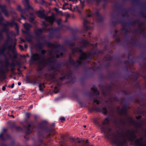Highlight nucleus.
Here are the masks:
<instances>
[{
	"label": "nucleus",
	"mask_w": 146,
	"mask_h": 146,
	"mask_svg": "<svg viewBox=\"0 0 146 146\" xmlns=\"http://www.w3.org/2000/svg\"><path fill=\"white\" fill-rule=\"evenodd\" d=\"M44 11H39L37 12V13L39 14L38 16L41 19H43L47 21V15H46L44 13Z\"/></svg>",
	"instance_id": "obj_24"
},
{
	"label": "nucleus",
	"mask_w": 146,
	"mask_h": 146,
	"mask_svg": "<svg viewBox=\"0 0 146 146\" xmlns=\"http://www.w3.org/2000/svg\"><path fill=\"white\" fill-rule=\"evenodd\" d=\"M60 27H57L55 28H51L50 29L51 30H53V31H54L55 32L59 31L60 30Z\"/></svg>",
	"instance_id": "obj_53"
},
{
	"label": "nucleus",
	"mask_w": 146,
	"mask_h": 146,
	"mask_svg": "<svg viewBox=\"0 0 146 146\" xmlns=\"http://www.w3.org/2000/svg\"><path fill=\"white\" fill-rule=\"evenodd\" d=\"M0 139L3 141H5V138L3 136V133H2L0 134Z\"/></svg>",
	"instance_id": "obj_64"
},
{
	"label": "nucleus",
	"mask_w": 146,
	"mask_h": 146,
	"mask_svg": "<svg viewBox=\"0 0 146 146\" xmlns=\"http://www.w3.org/2000/svg\"><path fill=\"white\" fill-rule=\"evenodd\" d=\"M27 81L29 83L35 85L36 84H39L40 83L38 82V80L36 77H35L33 80H31L29 78V76H27L26 77Z\"/></svg>",
	"instance_id": "obj_18"
},
{
	"label": "nucleus",
	"mask_w": 146,
	"mask_h": 146,
	"mask_svg": "<svg viewBox=\"0 0 146 146\" xmlns=\"http://www.w3.org/2000/svg\"><path fill=\"white\" fill-rule=\"evenodd\" d=\"M75 63V62L72 59V57L71 56L69 57V59L67 62L68 65L73 66Z\"/></svg>",
	"instance_id": "obj_32"
},
{
	"label": "nucleus",
	"mask_w": 146,
	"mask_h": 146,
	"mask_svg": "<svg viewBox=\"0 0 146 146\" xmlns=\"http://www.w3.org/2000/svg\"><path fill=\"white\" fill-rule=\"evenodd\" d=\"M47 22L49 23L51 25H53L54 21L56 19L55 14L52 13L50 16H47Z\"/></svg>",
	"instance_id": "obj_16"
},
{
	"label": "nucleus",
	"mask_w": 146,
	"mask_h": 146,
	"mask_svg": "<svg viewBox=\"0 0 146 146\" xmlns=\"http://www.w3.org/2000/svg\"><path fill=\"white\" fill-rule=\"evenodd\" d=\"M16 44V43L15 42L13 46H12V45H7V42H5L3 45L2 47L0 49V55H5L4 52L7 48L9 50H15V49Z\"/></svg>",
	"instance_id": "obj_5"
},
{
	"label": "nucleus",
	"mask_w": 146,
	"mask_h": 146,
	"mask_svg": "<svg viewBox=\"0 0 146 146\" xmlns=\"http://www.w3.org/2000/svg\"><path fill=\"white\" fill-rule=\"evenodd\" d=\"M94 121L100 127V129L101 130L102 132L104 133L106 138L109 139L112 138V136H113V134L112 133L110 134L106 133L107 132L111 133L112 131V129L109 125L110 119L109 117L106 118L104 121L102 122V124H100L96 119H94Z\"/></svg>",
	"instance_id": "obj_3"
},
{
	"label": "nucleus",
	"mask_w": 146,
	"mask_h": 146,
	"mask_svg": "<svg viewBox=\"0 0 146 146\" xmlns=\"http://www.w3.org/2000/svg\"><path fill=\"white\" fill-rule=\"evenodd\" d=\"M89 23L88 21H87L85 19H84L83 20L84 27L83 28V32H85L90 29V27H89L88 25L89 24Z\"/></svg>",
	"instance_id": "obj_20"
},
{
	"label": "nucleus",
	"mask_w": 146,
	"mask_h": 146,
	"mask_svg": "<svg viewBox=\"0 0 146 146\" xmlns=\"http://www.w3.org/2000/svg\"><path fill=\"white\" fill-rule=\"evenodd\" d=\"M17 10L21 13V17L23 19L26 20V17L24 15V14H25V9H22L20 5H18Z\"/></svg>",
	"instance_id": "obj_23"
},
{
	"label": "nucleus",
	"mask_w": 146,
	"mask_h": 146,
	"mask_svg": "<svg viewBox=\"0 0 146 146\" xmlns=\"http://www.w3.org/2000/svg\"><path fill=\"white\" fill-rule=\"evenodd\" d=\"M137 24H139V26L140 27L138 29V31L140 33H141L142 32H143V31L142 29V27L143 25V23L142 22L140 21L139 20V22H138V23Z\"/></svg>",
	"instance_id": "obj_42"
},
{
	"label": "nucleus",
	"mask_w": 146,
	"mask_h": 146,
	"mask_svg": "<svg viewBox=\"0 0 146 146\" xmlns=\"http://www.w3.org/2000/svg\"><path fill=\"white\" fill-rule=\"evenodd\" d=\"M109 99L110 100L111 102L113 101H118L117 98L115 96H111L110 98H109Z\"/></svg>",
	"instance_id": "obj_43"
},
{
	"label": "nucleus",
	"mask_w": 146,
	"mask_h": 146,
	"mask_svg": "<svg viewBox=\"0 0 146 146\" xmlns=\"http://www.w3.org/2000/svg\"><path fill=\"white\" fill-rule=\"evenodd\" d=\"M108 77L110 79L113 80L114 78V73L109 74L108 75Z\"/></svg>",
	"instance_id": "obj_49"
},
{
	"label": "nucleus",
	"mask_w": 146,
	"mask_h": 146,
	"mask_svg": "<svg viewBox=\"0 0 146 146\" xmlns=\"http://www.w3.org/2000/svg\"><path fill=\"white\" fill-rule=\"evenodd\" d=\"M115 143L118 144V145H120L122 143L120 141H119L117 138H116V139L115 140Z\"/></svg>",
	"instance_id": "obj_54"
},
{
	"label": "nucleus",
	"mask_w": 146,
	"mask_h": 146,
	"mask_svg": "<svg viewBox=\"0 0 146 146\" xmlns=\"http://www.w3.org/2000/svg\"><path fill=\"white\" fill-rule=\"evenodd\" d=\"M8 27H13L14 25H15V29L16 30L17 32L19 33V27L18 26V24L17 23H15L14 22V21L13 20L11 22H10L9 23H8Z\"/></svg>",
	"instance_id": "obj_25"
},
{
	"label": "nucleus",
	"mask_w": 146,
	"mask_h": 146,
	"mask_svg": "<svg viewBox=\"0 0 146 146\" xmlns=\"http://www.w3.org/2000/svg\"><path fill=\"white\" fill-rule=\"evenodd\" d=\"M5 32V31H3L2 30V29L0 31V40H2L3 38V32Z\"/></svg>",
	"instance_id": "obj_55"
},
{
	"label": "nucleus",
	"mask_w": 146,
	"mask_h": 146,
	"mask_svg": "<svg viewBox=\"0 0 146 146\" xmlns=\"http://www.w3.org/2000/svg\"><path fill=\"white\" fill-rule=\"evenodd\" d=\"M115 9L116 11L122 10L123 9V6L121 5L116 4L115 6Z\"/></svg>",
	"instance_id": "obj_39"
},
{
	"label": "nucleus",
	"mask_w": 146,
	"mask_h": 146,
	"mask_svg": "<svg viewBox=\"0 0 146 146\" xmlns=\"http://www.w3.org/2000/svg\"><path fill=\"white\" fill-rule=\"evenodd\" d=\"M16 130L17 131H22L23 130L22 128L19 126H16L15 128Z\"/></svg>",
	"instance_id": "obj_57"
},
{
	"label": "nucleus",
	"mask_w": 146,
	"mask_h": 146,
	"mask_svg": "<svg viewBox=\"0 0 146 146\" xmlns=\"http://www.w3.org/2000/svg\"><path fill=\"white\" fill-rule=\"evenodd\" d=\"M131 40L133 41V42L131 43L132 45L133 46H137L139 47H141L142 46V44L139 40L133 38H131Z\"/></svg>",
	"instance_id": "obj_17"
},
{
	"label": "nucleus",
	"mask_w": 146,
	"mask_h": 146,
	"mask_svg": "<svg viewBox=\"0 0 146 146\" xmlns=\"http://www.w3.org/2000/svg\"><path fill=\"white\" fill-rule=\"evenodd\" d=\"M112 87L111 84H108L106 86L103 87L102 92L104 95L106 96H108L109 95L111 94V89Z\"/></svg>",
	"instance_id": "obj_8"
},
{
	"label": "nucleus",
	"mask_w": 146,
	"mask_h": 146,
	"mask_svg": "<svg viewBox=\"0 0 146 146\" xmlns=\"http://www.w3.org/2000/svg\"><path fill=\"white\" fill-rule=\"evenodd\" d=\"M47 121L44 120L41 121L37 125L38 141L39 143L38 145L35 144V146H40V144L43 143V139L40 138H44V132L48 133L46 137L48 138H50L52 134L55 131L54 127L55 126V123H53L49 126L47 125Z\"/></svg>",
	"instance_id": "obj_1"
},
{
	"label": "nucleus",
	"mask_w": 146,
	"mask_h": 146,
	"mask_svg": "<svg viewBox=\"0 0 146 146\" xmlns=\"http://www.w3.org/2000/svg\"><path fill=\"white\" fill-rule=\"evenodd\" d=\"M138 22H139V20H135L132 21H130L128 23H126L125 24L126 25H127L129 26L134 25L135 24L138 23Z\"/></svg>",
	"instance_id": "obj_35"
},
{
	"label": "nucleus",
	"mask_w": 146,
	"mask_h": 146,
	"mask_svg": "<svg viewBox=\"0 0 146 146\" xmlns=\"http://www.w3.org/2000/svg\"><path fill=\"white\" fill-rule=\"evenodd\" d=\"M98 20L99 23L103 22L104 21V18L102 16H101L100 17H98Z\"/></svg>",
	"instance_id": "obj_52"
},
{
	"label": "nucleus",
	"mask_w": 146,
	"mask_h": 146,
	"mask_svg": "<svg viewBox=\"0 0 146 146\" xmlns=\"http://www.w3.org/2000/svg\"><path fill=\"white\" fill-rule=\"evenodd\" d=\"M136 121L134 120L132 117H130L129 122L131 124H133L135 125V123L136 122Z\"/></svg>",
	"instance_id": "obj_48"
},
{
	"label": "nucleus",
	"mask_w": 146,
	"mask_h": 146,
	"mask_svg": "<svg viewBox=\"0 0 146 146\" xmlns=\"http://www.w3.org/2000/svg\"><path fill=\"white\" fill-rule=\"evenodd\" d=\"M134 144L137 146H146V139L144 140L142 137H141L132 142Z\"/></svg>",
	"instance_id": "obj_9"
},
{
	"label": "nucleus",
	"mask_w": 146,
	"mask_h": 146,
	"mask_svg": "<svg viewBox=\"0 0 146 146\" xmlns=\"http://www.w3.org/2000/svg\"><path fill=\"white\" fill-rule=\"evenodd\" d=\"M89 110L90 112H92L93 111H96L97 112L102 113L104 115H106L108 112V109L106 107H104L101 109V108L96 107L95 105L91 108L89 109Z\"/></svg>",
	"instance_id": "obj_6"
},
{
	"label": "nucleus",
	"mask_w": 146,
	"mask_h": 146,
	"mask_svg": "<svg viewBox=\"0 0 146 146\" xmlns=\"http://www.w3.org/2000/svg\"><path fill=\"white\" fill-rule=\"evenodd\" d=\"M0 9L1 12L3 13L6 17H8L9 14L8 11L7 9V6L5 5H2L0 4Z\"/></svg>",
	"instance_id": "obj_19"
},
{
	"label": "nucleus",
	"mask_w": 146,
	"mask_h": 146,
	"mask_svg": "<svg viewBox=\"0 0 146 146\" xmlns=\"http://www.w3.org/2000/svg\"><path fill=\"white\" fill-rule=\"evenodd\" d=\"M35 17L30 16L29 17V21L31 23H35L34 21Z\"/></svg>",
	"instance_id": "obj_46"
},
{
	"label": "nucleus",
	"mask_w": 146,
	"mask_h": 146,
	"mask_svg": "<svg viewBox=\"0 0 146 146\" xmlns=\"http://www.w3.org/2000/svg\"><path fill=\"white\" fill-rule=\"evenodd\" d=\"M127 134L126 135L128 139L131 142H133L134 140L137 137V135L136 133H137V131L134 130H131L128 129L127 130Z\"/></svg>",
	"instance_id": "obj_7"
},
{
	"label": "nucleus",
	"mask_w": 146,
	"mask_h": 146,
	"mask_svg": "<svg viewBox=\"0 0 146 146\" xmlns=\"http://www.w3.org/2000/svg\"><path fill=\"white\" fill-rule=\"evenodd\" d=\"M59 90V88L57 87H55L54 89V92L55 93H57Z\"/></svg>",
	"instance_id": "obj_63"
},
{
	"label": "nucleus",
	"mask_w": 146,
	"mask_h": 146,
	"mask_svg": "<svg viewBox=\"0 0 146 146\" xmlns=\"http://www.w3.org/2000/svg\"><path fill=\"white\" fill-rule=\"evenodd\" d=\"M61 143L60 146H69L67 143H65V139L64 138L62 139L61 140Z\"/></svg>",
	"instance_id": "obj_44"
},
{
	"label": "nucleus",
	"mask_w": 146,
	"mask_h": 146,
	"mask_svg": "<svg viewBox=\"0 0 146 146\" xmlns=\"http://www.w3.org/2000/svg\"><path fill=\"white\" fill-rule=\"evenodd\" d=\"M127 111L123 107L120 110L119 114L122 116H126L127 115Z\"/></svg>",
	"instance_id": "obj_29"
},
{
	"label": "nucleus",
	"mask_w": 146,
	"mask_h": 146,
	"mask_svg": "<svg viewBox=\"0 0 146 146\" xmlns=\"http://www.w3.org/2000/svg\"><path fill=\"white\" fill-rule=\"evenodd\" d=\"M62 66V64L61 63H58L56 64L55 66L52 67V68L54 70H57L58 69L60 68Z\"/></svg>",
	"instance_id": "obj_37"
},
{
	"label": "nucleus",
	"mask_w": 146,
	"mask_h": 146,
	"mask_svg": "<svg viewBox=\"0 0 146 146\" xmlns=\"http://www.w3.org/2000/svg\"><path fill=\"white\" fill-rule=\"evenodd\" d=\"M43 30L41 28H37L34 30V33L36 36V39L37 40H39L42 38V36L41 35L43 33Z\"/></svg>",
	"instance_id": "obj_15"
},
{
	"label": "nucleus",
	"mask_w": 146,
	"mask_h": 146,
	"mask_svg": "<svg viewBox=\"0 0 146 146\" xmlns=\"http://www.w3.org/2000/svg\"><path fill=\"white\" fill-rule=\"evenodd\" d=\"M83 60H77L76 63H75L72 66L74 68L76 69L78 68L80 66H81L84 63Z\"/></svg>",
	"instance_id": "obj_26"
},
{
	"label": "nucleus",
	"mask_w": 146,
	"mask_h": 146,
	"mask_svg": "<svg viewBox=\"0 0 146 146\" xmlns=\"http://www.w3.org/2000/svg\"><path fill=\"white\" fill-rule=\"evenodd\" d=\"M25 115L26 118L25 119V121L27 123H29L28 120L30 118V113L29 112H27L25 113Z\"/></svg>",
	"instance_id": "obj_41"
},
{
	"label": "nucleus",
	"mask_w": 146,
	"mask_h": 146,
	"mask_svg": "<svg viewBox=\"0 0 146 146\" xmlns=\"http://www.w3.org/2000/svg\"><path fill=\"white\" fill-rule=\"evenodd\" d=\"M117 23V20L114 21L113 20H112L110 23L111 25L113 26H114Z\"/></svg>",
	"instance_id": "obj_61"
},
{
	"label": "nucleus",
	"mask_w": 146,
	"mask_h": 146,
	"mask_svg": "<svg viewBox=\"0 0 146 146\" xmlns=\"http://www.w3.org/2000/svg\"><path fill=\"white\" fill-rule=\"evenodd\" d=\"M121 13L122 14V16L124 17H126L128 15L127 12L126 10L121 11Z\"/></svg>",
	"instance_id": "obj_51"
},
{
	"label": "nucleus",
	"mask_w": 146,
	"mask_h": 146,
	"mask_svg": "<svg viewBox=\"0 0 146 146\" xmlns=\"http://www.w3.org/2000/svg\"><path fill=\"white\" fill-rule=\"evenodd\" d=\"M4 20V19L3 17H0V25H2L4 26L3 28L2 29L3 31H5L6 33H7L9 31L8 29L7 28L9 25L8 24L10 22L8 21H7L6 22V23H3L2 21Z\"/></svg>",
	"instance_id": "obj_14"
},
{
	"label": "nucleus",
	"mask_w": 146,
	"mask_h": 146,
	"mask_svg": "<svg viewBox=\"0 0 146 146\" xmlns=\"http://www.w3.org/2000/svg\"><path fill=\"white\" fill-rule=\"evenodd\" d=\"M9 125L11 128H15L16 126L15 123L14 122L11 123Z\"/></svg>",
	"instance_id": "obj_60"
},
{
	"label": "nucleus",
	"mask_w": 146,
	"mask_h": 146,
	"mask_svg": "<svg viewBox=\"0 0 146 146\" xmlns=\"http://www.w3.org/2000/svg\"><path fill=\"white\" fill-rule=\"evenodd\" d=\"M81 40L83 44V47H87L89 45L90 43L88 41L84 39H81Z\"/></svg>",
	"instance_id": "obj_34"
},
{
	"label": "nucleus",
	"mask_w": 146,
	"mask_h": 146,
	"mask_svg": "<svg viewBox=\"0 0 146 146\" xmlns=\"http://www.w3.org/2000/svg\"><path fill=\"white\" fill-rule=\"evenodd\" d=\"M95 15L98 17L101 16L98 10H97L95 13Z\"/></svg>",
	"instance_id": "obj_58"
},
{
	"label": "nucleus",
	"mask_w": 146,
	"mask_h": 146,
	"mask_svg": "<svg viewBox=\"0 0 146 146\" xmlns=\"http://www.w3.org/2000/svg\"><path fill=\"white\" fill-rule=\"evenodd\" d=\"M22 32L23 33L26 34L28 36H30V37L31 38L32 37V36L31 35L30 32L29 31H27L26 30V31H23Z\"/></svg>",
	"instance_id": "obj_50"
},
{
	"label": "nucleus",
	"mask_w": 146,
	"mask_h": 146,
	"mask_svg": "<svg viewBox=\"0 0 146 146\" xmlns=\"http://www.w3.org/2000/svg\"><path fill=\"white\" fill-rule=\"evenodd\" d=\"M134 63L132 59H129V57H128V60H127L124 61L123 63L127 65L128 64L129 66H132Z\"/></svg>",
	"instance_id": "obj_28"
},
{
	"label": "nucleus",
	"mask_w": 146,
	"mask_h": 146,
	"mask_svg": "<svg viewBox=\"0 0 146 146\" xmlns=\"http://www.w3.org/2000/svg\"><path fill=\"white\" fill-rule=\"evenodd\" d=\"M83 60H77L76 63H75L72 66L74 68L76 69L78 68L80 66H81L84 63Z\"/></svg>",
	"instance_id": "obj_27"
},
{
	"label": "nucleus",
	"mask_w": 146,
	"mask_h": 146,
	"mask_svg": "<svg viewBox=\"0 0 146 146\" xmlns=\"http://www.w3.org/2000/svg\"><path fill=\"white\" fill-rule=\"evenodd\" d=\"M97 54V52L95 51L90 52L87 53L86 57L81 56L80 59L81 60H86L88 58L92 60L93 58V56Z\"/></svg>",
	"instance_id": "obj_13"
},
{
	"label": "nucleus",
	"mask_w": 146,
	"mask_h": 146,
	"mask_svg": "<svg viewBox=\"0 0 146 146\" xmlns=\"http://www.w3.org/2000/svg\"><path fill=\"white\" fill-rule=\"evenodd\" d=\"M135 126L137 128L141 129L143 127V124L142 122H138L137 121L135 123Z\"/></svg>",
	"instance_id": "obj_33"
},
{
	"label": "nucleus",
	"mask_w": 146,
	"mask_h": 146,
	"mask_svg": "<svg viewBox=\"0 0 146 146\" xmlns=\"http://www.w3.org/2000/svg\"><path fill=\"white\" fill-rule=\"evenodd\" d=\"M126 25V26L123 27L122 28V31L124 32L126 34L129 33L128 28H127V27L129 25Z\"/></svg>",
	"instance_id": "obj_40"
},
{
	"label": "nucleus",
	"mask_w": 146,
	"mask_h": 146,
	"mask_svg": "<svg viewBox=\"0 0 146 146\" xmlns=\"http://www.w3.org/2000/svg\"><path fill=\"white\" fill-rule=\"evenodd\" d=\"M51 31L50 32L49 35V37L50 38H52L53 36H55V31L53 30H51Z\"/></svg>",
	"instance_id": "obj_47"
},
{
	"label": "nucleus",
	"mask_w": 146,
	"mask_h": 146,
	"mask_svg": "<svg viewBox=\"0 0 146 146\" xmlns=\"http://www.w3.org/2000/svg\"><path fill=\"white\" fill-rule=\"evenodd\" d=\"M50 60H49L47 63L45 62H45L43 63V67H44V64H47L50 66L53 67H52L53 66V63L54 62V61L53 60V58H50Z\"/></svg>",
	"instance_id": "obj_31"
},
{
	"label": "nucleus",
	"mask_w": 146,
	"mask_h": 146,
	"mask_svg": "<svg viewBox=\"0 0 146 146\" xmlns=\"http://www.w3.org/2000/svg\"><path fill=\"white\" fill-rule=\"evenodd\" d=\"M141 16L145 19H146V14H145L143 11H141L140 12Z\"/></svg>",
	"instance_id": "obj_56"
},
{
	"label": "nucleus",
	"mask_w": 146,
	"mask_h": 146,
	"mask_svg": "<svg viewBox=\"0 0 146 146\" xmlns=\"http://www.w3.org/2000/svg\"><path fill=\"white\" fill-rule=\"evenodd\" d=\"M25 127L26 129V134L27 135L33 132L34 128L35 126L33 122L31 121L27 126H25Z\"/></svg>",
	"instance_id": "obj_11"
},
{
	"label": "nucleus",
	"mask_w": 146,
	"mask_h": 146,
	"mask_svg": "<svg viewBox=\"0 0 146 146\" xmlns=\"http://www.w3.org/2000/svg\"><path fill=\"white\" fill-rule=\"evenodd\" d=\"M107 59L106 60V61L107 60L108 61H111L113 60V56H107L106 57Z\"/></svg>",
	"instance_id": "obj_59"
},
{
	"label": "nucleus",
	"mask_w": 146,
	"mask_h": 146,
	"mask_svg": "<svg viewBox=\"0 0 146 146\" xmlns=\"http://www.w3.org/2000/svg\"><path fill=\"white\" fill-rule=\"evenodd\" d=\"M25 3L23 4L25 7V9H25L26 14V11H29L30 9L33 10V8L30 5L29 0H26V1H25Z\"/></svg>",
	"instance_id": "obj_21"
},
{
	"label": "nucleus",
	"mask_w": 146,
	"mask_h": 146,
	"mask_svg": "<svg viewBox=\"0 0 146 146\" xmlns=\"http://www.w3.org/2000/svg\"><path fill=\"white\" fill-rule=\"evenodd\" d=\"M76 48L77 50V52L78 51L80 53H81L82 54L80 56V57L79 58V60H81L80 59V58L81 56L86 57L87 55V53L83 52L82 46H80V47H76Z\"/></svg>",
	"instance_id": "obj_22"
},
{
	"label": "nucleus",
	"mask_w": 146,
	"mask_h": 146,
	"mask_svg": "<svg viewBox=\"0 0 146 146\" xmlns=\"http://www.w3.org/2000/svg\"><path fill=\"white\" fill-rule=\"evenodd\" d=\"M0 73L3 74L1 76V78L3 79H5L6 78V72L4 70V69L3 68H0Z\"/></svg>",
	"instance_id": "obj_36"
},
{
	"label": "nucleus",
	"mask_w": 146,
	"mask_h": 146,
	"mask_svg": "<svg viewBox=\"0 0 146 146\" xmlns=\"http://www.w3.org/2000/svg\"><path fill=\"white\" fill-rule=\"evenodd\" d=\"M54 21L56 22L57 23L58 25H59L61 24L62 20L61 19H59L58 20H57L56 18V19Z\"/></svg>",
	"instance_id": "obj_62"
},
{
	"label": "nucleus",
	"mask_w": 146,
	"mask_h": 146,
	"mask_svg": "<svg viewBox=\"0 0 146 146\" xmlns=\"http://www.w3.org/2000/svg\"><path fill=\"white\" fill-rule=\"evenodd\" d=\"M38 87L39 88V90L41 92H43V88H45L44 83H40L39 84Z\"/></svg>",
	"instance_id": "obj_38"
},
{
	"label": "nucleus",
	"mask_w": 146,
	"mask_h": 146,
	"mask_svg": "<svg viewBox=\"0 0 146 146\" xmlns=\"http://www.w3.org/2000/svg\"><path fill=\"white\" fill-rule=\"evenodd\" d=\"M64 42L66 44L70 47V48L72 50V53L73 54H74L75 53L77 52L76 47H74V46H75V42H72L68 40H64Z\"/></svg>",
	"instance_id": "obj_10"
},
{
	"label": "nucleus",
	"mask_w": 146,
	"mask_h": 146,
	"mask_svg": "<svg viewBox=\"0 0 146 146\" xmlns=\"http://www.w3.org/2000/svg\"><path fill=\"white\" fill-rule=\"evenodd\" d=\"M91 90L93 91L94 93L92 94L90 92H89L87 93V95L89 97L90 101L92 102V101L93 97L94 96L98 95L99 94V92L97 88L94 87H92L91 88Z\"/></svg>",
	"instance_id": "obj_12"
},
{
	"label": "nucleus",
	"mask_w": 146,
	"mask_h": 146,
	"mask_svg": "<svg viewBox=\"0 0 146 146\" xmlns=\"http://www.w3.org/2000/svg\"><path fill=\"white\" fill-rule=\"evenodd\" d=\"M23 26L26 31L30 32V29L32 27L31 24L28 23H25L23 24Z\"/></svg>",
	"instance_id": "obj_30"
},
{
	"label": "nucleus",
	"mask_w": 146,
	"mask_h": 146,
	"mask_svg": "<svg viewBox=\"0 0 146 146\" xmlns=\"http://www.w3.org/2000/svg\"><path fill=\"white\" fill-rule=\"evenodd\" d=\"M44 44L48 47H54V49L56 50L57 53H59L61 56L63 55L64 53L63 52L59 51L60 49L63 50L64 49V47L62 44H58V45H56L54 44L51 43L50 41L46 40L44 41Z\"/></svg>",
	"instance_id": "obj_4"
},
{
	"label": "nucleus",
	"mask_w": 146,
	"mask_h": 146,
	"mask_svg": "<svg viewBox=\"0 0 146 146\" xmlns=\"http://www.w3.org/2000/svg\"><path fill=\"white\" fill-rule=\"evenodd\" d=\"M70 140H71V142L73 145H74L75 146H76L78 143L76 141L75 139H74L73 138H70Z\"/></svg>",
	"instance_id": "obj_45"
},
{
	"label": "nucleus",
	"mask_w": 146,
	"mask_h": 146,
	"mask_svg": "<svg viewBox=\"0 0 146 146\" xmlns=\"http://www.w3.org/2000/svg\"><path fill=\"white\" fill-rule=\"evenodd\" d=\"M43 44L40 42H38L36 46L41 52L40 54L37 53L31 54V57L30 62L31 63H33L36 61L39 62L38 71H40L43 68V63L45 62L46 60L45 59V55L46 51L44 49H42Z\"/></svg>",
	"instance_id": "obj_2"
}]
</instances>
